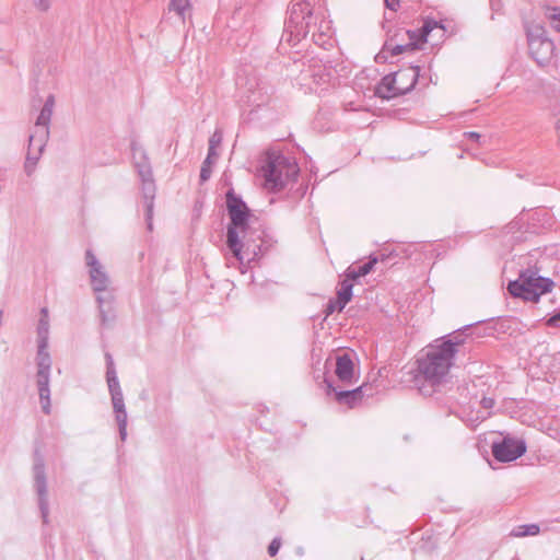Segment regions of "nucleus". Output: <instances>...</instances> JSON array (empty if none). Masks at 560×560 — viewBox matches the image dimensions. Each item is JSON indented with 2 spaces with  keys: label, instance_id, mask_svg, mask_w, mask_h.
I'll use <instances>...</instances> for the list:
<instances>
[{
  "label": "nucleus",
  "instance_id": "nucleus-27",
  "mask_svg": "<svg viewBox=\"0 0 560 560\" xmlns=\"http://www.w3.org/2000/svg\"><path fill=\"white\" fill-rule=\"evenodd\" d=\"M189 7V0H171L168 4L170 11H174L179 18L184 19L185 11Z\"/></svg>",
  "mask_w": 560,
  "mask_h": 560
},
{
  "label": "nucleus",
  "instance_id": "nucleus-1",
  "mask_svg": "<svg viewBox=\"0 0 560 560\" xmlns=\"http://www.w3.org/2000/svg\"><path fill=\"white\" fill-rule=\"evenodd\" d=\"M458 343L459 341L445 340L440 345H431L425 355L418 360L416 381L422 395L431 396L446 382Z\"/></svg>",
  "mask_w": 560,
  "mask_h": 560
},
{
  "label": "nucleus",
  "instance_id": "nucleus-29",
  "mask_svg": "<svg viewBox=\"0 0 560 560\" xmlns=\"http://www.w3.org/2000/svg\"><path fill=\"white\" fill-rule=\"evenodd\" d=\"M114 412L126 409L124 394L110 396Z\"/></svg>",
  "mask_w": 560,
  "mask_h": 560
},
{
  "label": "nucleus",
  "instance_id": "nucleus-22",
  "mask_svg": "<svg viewBox=\"0 0 560 560\" xmlns=\"http://www.w3.org/2000/svg\"><path fill=\"white\" fill-rule=\"evenodd\" d=\"M544 9V13L546 18L549 20L551 27L560 32V8L559 7H550L546 3L541 4Z\"/></svg>",
  "mask_w": 560,
  "mask_h": 560
},
{
  "label": "nucleus",
  "instance_id": "nucleus-23",
  "mask_svg": "<svg viewBox=\"0 0 560 560\" xmlns=\"http://www.w3.org/2000/svg\"><path fill=\"white\" fill-rule=\"evenodd\" d=\"M539 526L537 524L521 525L512 529L510 533L513 537L536 536L539 534Z\"/></svg>",
  "mask_w": 560,
  "mask_h": 560
},
{
  "label": "nucleus",
  "instance_id": "nucleus-2",
  "mask_svg": "<svg viewBox=\"0 0 560 560\" xmlns=\"http://www.w3.org/2000/svg\"><path fill=\"white\" fill-rule=\"evenodd\" d=\"M329 30V22L315 15L308 2L298 0L290 7L281 40L296 44L312 33V40L316 45L325 47L330 38Z\"/></svg>",
  "mask_w": 560,
  "mask_h": 560
},
{
  "label": "nucleus",
  "instance_id": "nucleus-19",
  "mask_svg": "<svg viewBox=\"0 0 560 560\" xmlns=\"http://www.w3.org/2000/svg\"><path fill=\"white\" fill-rule=\"evenodd\" d=\"M352 289V281L346 277V279L340 282V288L337 291V303L339 312H341L345 308V306L351 301Z\"/></svg>",
  "mask_w": 560,
  "mask_h": 560
},
{
  "label": "nucleus",
  "instance_id": "nucleus-13",
  "mask_svg": "<svg viewBox=\"0 0 560 560\" xmlns=\"http://www.w3.org/2000/svg\"><path fill=\"white\" fill-rule=\"evenodd\" d=\"M324 384L327 395L334 394L337 402L347 405L350 408L359 405L364 397V385L354 389L342 390L335 387L334 384L326 377L324 378Z\"/></svg>",
  "mask_w": 560,
  "mask_h": 560
},
{
  "label": "nucleus",
  "instance_id": "nucleus-31",
  "mask_svg": "<svg viewBox=\"0 0 560 560\" xmlns=\"http://www.w3.org/2000/svg\"><path fill=\"white\" fill-rule=\"evenodd\" d=\"M281 547V540L280 538H273L270 542V545L268 546V553L270 557H275L279 549Z\"/></svg>",
  "mask_w": 560,
  "mask_h": 560
},
{
  "label": "nucleus",
  "instance_id": "nucleus-6",
  "mask_svg": "<svg viewBox=\"0 0 560 560\" xmlns=\"http://www.w3.org/2000/svg\"><path fill=\"white\" fill-rule=\"evenodd\" d=\"M553 281L549 278L537 276V272L526 269L520 273L518 279L508 285L509 293L524 301L538 302L541 294L550 292Z\"/></svg>",
  "mask_w": 560,
  "mask_h": 560
},
{
  "label": "nucleus",
  "instance_id": "nucleus-35",
  "mask_svg": "<svg viewBox=\"0 0 560 560\" xmlns=\"http://www.w3.org/2000/svg\"><path fill=\"white\" fill-rule=\"evenodd\" d=\"M105 359H106V372L116 371L114 360H113V357L110 355V353L107 352L105 354Z\"/></svg>",
  "mask_w": 560,
  "mask_h": 560
},
{
  "label": "nucleus",
  "instance_id": "nucleus-14",
  "mask_svg": "<svg viewBox=\"0 0 560 560\" xmlns=\"http://www.w3.org/2000/svg\"><path fill=\"white\" fill-rule=\"evenodd\" d=\"M528 48L532 57L539 66H544L553 56L555 44L551 39L539 36H530L528 40Z\"/></svg>",
  "mask_w": 560,
  "mask_h": 560
},
{
  "label": "nucleus",
  "instance_id": "nucleus-16",
  "mask_svg": "<svg viewBox=\"0 0 560 560\" xmlns=\"http://www.w3.org/2000/svg\"><path fill=\"white\" fill-rule=\"evenodd\" d=\"M335 373L339 381L350 384L353 380L354 365L350 354L342 353L336 358Z\"/></svg>",
  "mask_w": 560,
  "mask_h": 560
},
{
  "label": "nucleus",
  "instance_id": "nucleus-18",
  "mask_svg": "<svg viewBox=\"0 0 560 560\" xmlns=\"http://www.w3.org/2000/svg\"><path fill=\"white\" fill-rule=\"evenodd\" d=\"M378 261L377 257L371 256L369 261L361 265V266H349L345 272L346 277L350 279L351 281L357 280L360 277H364L368 273H370L375 266V264Z\"/></svg>",
  "mask_w": 560,
  "mask_h": 560
},
{
  "label": "nucleus",
  "instance_id": "nucleus-12",
  "mask_svg": "<svg viewBox=\"0 0 560 560\" xmlns=\"http://www.w3.org/2000/svg\"><path fill=\"white\" fill-rule=\"evenodd\" d=\"M491 451L498 462L509 463L526 452V443L523 440L505 436L501 442L492 443Z\"/></svg>",
  "mask_w": 560,
  "mask_h": 560
},
{
  "label": "nucleus",
  "instance_id": "nucleus-24",
  "mask_svg": "<svg viewBox=\"0 0 560 560\" xmlns=\"http://www.w3.org/2000/svg\"><path fill=\"white\" fill-rule=\"evenodd\" d=\"M115 420L118 425L119 438L122 442H125L127 439V423H128V416H127L126 409L116 411Z\"/></svg>",
  "mask_w": 560,
  "mask_h": 560
},
{
  "label": "nucleus",
  "instance_id": "nucleus-38",
  "mask_svg": "<svg viewBox=\"0 0 560 560\" xmlns=\"http://www.w3.org/2000/svg\"><path fill=\"white\" fill-rule=\"evenodd\" d=\"M560 323V311L548 319V325L556 326Z\"/></svg>",
  "mask_w": 560,
  "mask_h": 560
},
{
  "label": "nucleus",
  "instance_id": "nucleus-32",
  "mask_svg": "<svg viewBox=\"0 0 560 560\" xmlns=\"http://www.w3.org/2000/svg\"><path fill=\"white\" fill-rule=\"evenodd\" d=\"M34 7L42 12H46L50 8V0H32Z\"/></svg>",
  "mask_w": 560,
  "mask_h": 560
},
{
  "label": "nucleus",
  "instance_id": "nucleus-3",
  "mask_svg": "<svg viewBox=\"0 0 560 560\" xmlns=\"http://www.w3.org/2000/svg\"><path fill=\"white\" fill-rule=\"evenodd\" d=\"M226 209L230 223L226 231V245L233 256L243 262V242L240 234H244L248 228L250 211L241 197L236 196L233 189L226 192Z\"/></svg>",
  "mask_w": 560,
  "mask_h": 560
},
{
  "label": "nucleus",
  "instance_id": "nucleus-10",
  "mask_svg": "<svg viewBox=\"0 0 560 560\" xmlns=\"http://www.w3.org/2000/svg\"><path fill=\"white\" fill-rule=\"evenodd\" d=\"M138 170V174L142 180V192L144 199L145 207V221L147 228L149 231L153 230V208H154V196H155V185L152 177V170L150 163L145 158L141 162L136 164Z\"/></svg>",
  "mask_w": 560,
  "mask_h": 560
},
{
  "label": "nucleus",
  "instance_id": "nucleus-7",
  "mask_svg": "<svg viewBox=\"0 0 560 560\" xmlns=\"http://www.w3.org/2000/svg\"><path fill=\"white\" fill-rule=\"evenodd\" d=\"M420 67H410L405 70L385 75L375 89L378 97L389 100L410 92L419 78Z\"/></svg>",
  "mask_w": 560,
  "mask_h": 560
},
{
  "label": "nucleus",
  "instance_id": "nucleus-4",
  "mask_svg": "<svg viewBox=\"0 0 560 560\" xmlns=\"http://www.w3.org/2000/svg\"><path fill=\"white\" fill-rule=\"evenodd\" d=\"M260 172L265 178V188L276 192L282 190L289 183L295 182L300 168L292 159L281 153L269 152Z\"/></svg>",
  "mask_w": 560,
  "mask_h": 560
},
{
  "label": "nucleus",
  "instance_id": "nucleus-8",
  "mask_svg": "<svg viewBox=\"0 0 560 560\" xmlns=\"http://www.w3.org/2000/svg\"><path fill=\"white\" fill-rule=\"evenodd\" d=\"M33 460L34 488L38 497V506L43 522L47 523L49 513L47 478L45 472L44 457L38 448L34 451Z\"/></svg>",
  "mask_w": 560,
  "mask_h": 560
},
{
  "label": "nucleus",
  "instance_id": "nucleus-34",
  "mask_svg": "<svg viewBox=\"0 0 560 560\" xmlns=\"http://www.w3.org/2000/svg\"><path fill=\"white\" fill-rule=\"evenodd\" d=\"M400 0H384V4L387 9L396 12L399 8Z\"/></svg>",
  "mask_w": 560,
  "mask_h": 560
},
{
  "label": "nucleus",
  "instance_id": "nucleus-5",
  "mask_svg": "<svg viewBox=\"0 0 560 560\" xmlns=\"http://www.w3.org/2000/svg\"><path fill=\"white\" fill-rule=\"evenodd\" d=\"M55 107V96L48 95L36 119L35 130L28 139V151L25 162V171L30 175L39 160L40 154L49 138V124Z\"/></svg>",
  "mask_w": 560,
  "mask_h": 560
},
{
  "label": "nucleus",
  "instance_id": "nucleus-37",
  "mask_svg": "<svg viewBox=\"0 0 560 560\" xmlns=\"http://www.w3.org/2000/svg\"><path fill=\"white\" fill-rule=\"evenodd\" d=\"M464 137L471 141L478 142L481 136L478 132L469 131V132H465Z\"/></svg>",
  "mask_w": 560,
  "mask_h": 560
},
{
  "label": "nucleus",
  "instance_id": "nucleus-17",
  "mask_svg": "<svg viewBox=\"0 0 560 560\" xmlns=\"http://www.w3.org/2000/svg\"><path fill=\"white\" fill-rule=\"evenodd\" d=\"M96 301L100 308L102 324L108 325L115 318L113 310L114 294L108 293L107 295H97Z\"/></svg>",
  "mask_w": 560,
  "mask_h": 560
},
{
  "label": "nucleus",
  "instance_id": "nucleus-26",
  "mask_svg": "<svg viewBox=\"0 0 560 560\" xmlns=\"http://www.w3.org/2000/svg\"><path fill=\"white\" fill-rule=\"evenodd\" d=\"M106 381L110 396L122 394L116 371L106 372Z\"/></svg>",
  "mask_w": 560,
  "mask_h": 560
},
{
  "label": "nucleus",
  "instance_id": "nucleus-39",
  "mask_svg": "<svg viewBox=\"0 0 560 560\" xmlns=\"http://www.w3.org/2000/svg\"><path fill=\"white\" fill-rule=\"evenodd\" d=\"M448 340L459 341V343L456 346V348H457L458 346H460V345L463 343V341H464V340L460 338V336H453V337H451Z\"/></svg>",
  "mask_w": 560,
  "mask_h": 560
},
{
  "label": "nucleus",
  "instance_id": "nucleus-20",
  "mask_svg": "<svg viewBox=\"0 0 560 560\" xmlns=\"http://www.w3.org/2000/svg\"><path fill=\"white\" fill-rule=\"evenodd\" d=\"M49 340V320L47 308H42L40 318L37 325V343L48 345Z\"/></svg>",
  "mask_w": 560,
  "mask_h": 560
},
{
  "label": "nucleus",
  "instance_id": "nucleus-33",
  "mask_svg": "<svg viewBox=\"0 0 560 560\" xmlns=\"http://www.w3.org/2000/svg\"><path fill=\"white\" fill-rule=\"evenodd\" d=\"M336 310H338V303H337V300L336 301H329L326 305V308H325V315L326 317H328L329 315H331Z\"/></svg>",
  "mask_w": 560,
  "mask_h": 560
},
{
  "label": "nucleus",
  "instance_id": "nucleus-28",
  "mask_svg": "<svg viewBox=\"0 0 560 560\" xmlns=\"http://www.w3.org/2000/svg\"><path fill=\"white\" fill-rule=\"evenodd\" d=\"M436 27L443 28L442 25H440L436 21L433 20H427L424 21L422 27H421V39L422 42H427V38L429 34Z\"/></svg>",
  "mask_w": 560,
  "mask_h": 560
},
{
  "label": "nucleus",
  "instance_id": "nucleus-40",
  "mask_svg": "<svg viewBox=\"0 0 560 560\" xmlns=\"http://www.w3.org/2000/svg\"><path fill=\"white\" fill-rule=\"evenodd\" d=\"M402 82H405V84L409 83L407 79H402Z\"/></svg>",
  "mask_w": 560,
  "mask_h": 560
},
{
  "label": "nucleus",
  "instance_id": "nucleus-36",
  "mask_svg": "<svg viewBox=\"0 0 560 560\" xmlns=\"http://www.w3.org/2000/svg\"><path fill=\"white\" fill-rule=\"evenodd\" d=\"M481 406L486 409H490L494 406V399L490 397H483L481 400Z\"/></svg>",
  "mask_w": 560,
  "mask_h": 560
},
{
  "label": "nucleus",
  "instance_id": "nucleus-11",
  "mask_svg": "<svg viewBox=\"0 0 560 560\" xmlns=\"http://www.w3.org/2000/svg\"><path fill=\"white\" fill-rule=\"evenodd\" d=\"M424 43L421 39V30H407L393 35L383 47V51H390L392 56H397L406 51H413L420 48L419 44Z\"/></svg>",
  "mask_w": 560,
  "mask_h": 560
},
{
  "label": "nucleus",
  "instance_id": "nucleus-25",
  "mask_svg": "<svg viewBox=\"0 0 560 560\" xmlns=\"http://www.w3.org/2000/svg\"><path fill=\"white\" fill-rule=\"evenodd\" d=\"M218 158L217 153H212L208 151V155L206 160L202 163L201 170H200V180L207 182L211 176V164L215 161Z\"/></svg>",
  "mask_w": 560,
  "mask_h": 560
},
{
  "label": "nucleus",
  "instance_id": "nucleus-15",
  "mask_svg": "<svg viewBox=\"0 0 560 560\" xmlns=\"http://www.w3.org/2000/svg\"><path fill=\"white\" fill-rule=\"evenodd\" d=\"M49 381H50V370H37L36 373V384L38 387L39 400L42 404V409L44 413H50V389H49Z\"/></svg>",
  "mask_w": 560,
  "mask_h": 560
},
{
  "label": "nucleus",
  "instance_id": "nucleus-21",
  "mask_svg": "<svg viewBox=\"0 0 560 560\" xmlns=\"http://www.w3.org/2000/svg\"><path fill=\"white\" fill-rule=\"evenodd\" d=\"M36 365L37 370L51 369V358L48 352V345L43 346V343H37Z\"/></svg>",
  "mask_w": 560,
  "mask_h": 560
},
{
  "label": "nucleus",
  "instance_id": "nucleus-9",
  "mask_svg": "<svg viewBox=\"0 0 560 560\" xmlns=\"http://www.w3.org/2000/svg\"><path fill=\"white\" fill-rule=\"evenodd\" d=\"M85 264L89 267L90 283L97 295L114 294L112 281L107 275L105 267L98 261L91 249L85 252Z\"/></svg>",
  "mask_w": 560,
  "mask_h": 560
},
{
  "label": "nucleus",
  "instance_id": "nucleus-30",
  "mask_svg": "<svg viewBox=\"0 0 560 560\" xmlns=\"http://www.w3.org/2000/svg\"><path fill=\"white\" fill-rule=\"evenodd\" d=\"M222 135L219 131H214L209 140V152L217 153L215 148L221 143Z\"/></svg>",
  "mask_w": 560,
  "mask_h": 560
}]
</instances>
